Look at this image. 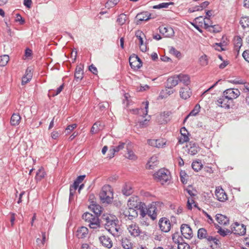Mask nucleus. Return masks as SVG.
I'll use <instances>...</instances> for the list:
<instances>
[{
    "instance_id": "f257e3e1",
    "label": "nucleus",
    "mask_w": 249,
    "mask_h": 249,
    "mask_svg": "<svg viewBox=\"0 0 249 249\" xmlns=\"http://www.w3.org/2000/svg\"><path fill=\"white\" fill-rule=\"evenodd\" d=\"M102 218L106 229L114 236H119L120 228L117 218L114 215L106 213L102 216Z\"/></svg>"
},
{
    "instance_id": "f03ea898",
    "label": "nucleus",
    "mask_w": 249,
    "mask_h": 249,
    "mask_svg": "<svg viewBox=\"0 0 249 249\" xmlns=\"http://www.w3.org/2000/svg\"><path fill=\"white\" fill-rule=\"evenodd\" d=\"M143 211L144 212V216L147 214L152 220L156 219L157 214L160 211V203L152 202L148 205L147 208L145 204H144Z\"/></svg>"
},
{
    "instance_id": "7ed1b4c3",
    "label": "nucleus",
    "mask_w": 249,
    "mask_h": 249,
    "mask_svg": "<svg viewBox=\"0 0 249 249\" xmlns=\"http://www.w3.org/2000/svg\"><path fill=\"white\" fill-rule=\"evenodd\" d=\"M113 190L109 185H104L99 194V197L103 203H110L113 199Z\"/></svg>"
},
{
    "instance_id": "20e7f679",
    "label": "nucleus",
    "mask_w": 249,
    "mask_h": 249,
    "mask_svg": "<svg viewBox=\"0 0 249 249\" xmlns=\"http://www.w3.org/2000/svg\"><path fill=\"white\" fill-rule=\"evenodd\" d=\"M155 179L160 182L162 185L170 182L171 177L169 170L165 169H161L155 173L153 175Z\"/></svg>"
},
{
    "instance_id": "39448f33",
    "label": "nucleus",
    "mask_w": 249,
    "mask_h": 249,
    "mask_svg": "<svg viewBox=\"0 0 249 249\" xmlns=\"http://www.w3.org/2000/svg\"><path fill=\"white\" fill-rule=\"evenodd\" d=\"M82 218L88 223L90 228L96 229L100 227L99 217L95 216L89 213H85L82 215Z\"/></svg>"
},
{
    "instance_id": "423d86ee",
    "label": "nucleus",
    "mask_w": 249,
    "mask_h": 249,
    "mask_svg": "<svg viewBox=\"0 0 249 249\" xmlns=\"http://www.w3.org/2000/svg\"><path fill=\"white\" fill-rule=\"evenodd\" d=\"M144 203L140 201L139 198L137 196L131 197L128 200L127 205L129 208H136L140 210V215L142 217H144V212L143 207Z\"/></svg>"
},
{
    "instance_id": "0eeeda50",
    "label": "nucleus",
    "mask_w": 249,
    "mask_h": 249,
    "mask_svg": "<svg viewBox=\"0 0 249 249\" xmlns=\"http://www.w3.org/2000/svg\"><path fill=\"white\" fill-rule=\"evenodd\" d=\"M215 103L216 105L221 107L228 109L230 108L232 102H231V100L228 99L225 94L223 93V95L217 99Z\"/></svg>"
},
{
    "instance_id": "6e6552de",
    "label": "nucleus",
    "mask_w": 249,
    "mask_h": 249,
    "mask_svg": "<svg viewBox=\"0 0 249 249\" xmlns=\"http://www.w3.org/2000/svg\"><path fill=\"white\" fill-rule=\"evenodd\" d=\"M129 64L132 69L137 70L142 66L140 58L135 54L131 55L129 58Z\"/></svg>"
},
{
    "instance_id": "1a4fd4ad",
    "label": "nucleus",
    "mask_w": 249,
    "mask_h": 249,
    "mask_svg": "<svg viewBox=\"0 0 249 249\" xmlns=\"http://www.w3.org/2000/svg\"><path fill=\"white\" fill-rule=\"evenodd\" d=\"M223 94L233 103V99L237 98L240 92L237 89H229L225 90Z\"/></svg>"
},
{
    "instance_id": "9d476101",
    "label": "nucleus",
    "mask_w": 249,
    "mask_h": 249,
    "mask_svg": "<svg viewBox=\"0 0 249 249\" xmlns=\"http://www.w3.org/2000/svg\"><path fill=\"white\" fill-rule=\"evenodd\" d=\"M127 227L129 233L131 236L134 237L138 236L141 232L139 227L135 223H131L130 224H128Z\"/></svg>"
},
{
    "instance_id": "9b49d317",
    "label": "nucleus",
    "mask_w": 249,
    "mask_h": 249,
    "mask_svg": "<svg viewBox=\"0 0 249 249\" xmlns=\"http://www.w3.org/2000/svg\"><path fill=\"white\" fill-rule=\"evenodd\" d=\"M231 230L234 234L239 235L245 234L246 231L245 226L237 222L234 223V225L232 226Z\"/></svg>"
},
{
    "instance_id": "f8f14e48",
    "label": "nucleus",
    "mask_w": 249,
    "mask_h": 249,
    "mask_svg": "<svg viewBox=\"0 0 249 249\" xmlns=\"http://www.w3.org/2000/svg\"><path fill=\"white\" fill-rule=\"evenodd\" d=\"M160 229L163 232H168L171 229V223L169 220L166 217H162L159 221Z\"/></svg>"
},
{
    "instance_id": "ddd939ff",
    "label": "nucleus",
    "mask_w": 249,
    "mask_h": 249,
    "mask_svg": "<svg viewBox=\"0 0 249 249\" xmlns=\"http://www.w3.org/2000/svg\"><path fill=\"white\" fill-rule=\"evenodd\" d=\"M182 235L186 239H191L193 237V231L189 225L182 224L180 227Z\"/></svg>"
},
{
    "instance_id": "4468645a",
    "label": "nucleus",
    "mask_w": 249,
    "mask_h": 249,
    "mask_svg": "<svg viewBox=\"0 0 249 249\" xmlns=\"http://www.w3.org/2000/svg\"><path fill=\"white\" fill-rule=\"evenodd\" d=\"M159 31L160 33L166 37H171L174 35V30L169 26H160L159 27Z\"/></svg>"
},
{
    "instance_id": "2eb2a0df",
    "label": "nucleus",
    "mask_w": 249,
    "mask_h": 249,
    "mask_svg": "<svg viewBox=\"0 0 249 249\" xmlns=\"http://www.w3.org/2000/svg\"><path fill=\"white\" fill-rule=\"evenodd\" d=\"M136 37L139 40L140 48L142 52H145L147 51L146 44H144L143 38L145 36L144 34L141 31H137L135 33Z\"/></svg>"
},
{
    "instance_id": "dca6fc26",
    "label": "nucleus",
    "mask_w": 249,
    "mask_h": 249,
    "mask_svg": "<svg viewBox=\"0 0 249 249\" xmlns=\"http://www.w3.org/2000/svg\"><path fill=\"white\" fill-rule=\"evenodd\" d=\"M142 104L144 106V109L136 108L131 110V111L133 114H138L144 117L147 115L149 103L148 101H146L142 103Z\"/></svg>"
},
{
    "instance_id": "f3484780",
    "label": "nucleus",
    "mask_w": 249,
    "mask_h": 249,
    "mask_svg": "<svg viewBox=\"0 0 249 249\" xmlns=\"http://www.w3.org/2000/svg\"><path fill=\"white\" fill-rule=\"evenodd\" d=\"M215 195L217 200L219 201L224 202L227 199V196L224 190L220 187L216 188Z\"/></svg>"
},
{
    "instance_id": "a211bd4d",
    "label": "nucleus",
    "mask_w": 249,
    "mask_h": 249,
    "mask_svg": "<svg viewBox=\"0 0 249 249\" xmlns=\"http://www.w3.org/2000/svg\"><path fill=\"white\" fill-rule=\"evenodd\" d=\"M187 151L188 154L191 155H195L196 154L199 150L198 145L193 142H190L187 145Z\"/></svg>"
},
{
    "instance_id": "6ab92c4d",
    "label": "nucleus",
    "mask_w": 249,
    "mask_h": 249,
    "mask_svg": "<svg viewBox=\"0 0 249 249\" xmlns=\"http://www.w3.org/2000/svg\"><path fill=\"white\" fill-rule=\"evenodd\" d=\"M192 94V91L190 88L188 86H185L180 89L179 95L180 97L184 100H186L190 98Z\"/></svg>"
},
{
    "instance_id": "aec40b11",
    "label": "nucleus",
    "mask_w": 249,
    "mask_h": 249,
    "mask_svg": "<svg viewBox=\"0 0 249 249\" xmlns=\"http://www.w3.org/2000/svg\"><path fill=\"white\" fill-rule=\"evenodd\" d=\"M89 230L86 227L79 228L76 231V236L79 239H83L88 237Z\"/></svg>"
},
{
    "instance_id": "412c9836",
    "label": "nucleus",
    "mask_w": 249,
    "mask_h": 249,
    "mask_svg": "<svg viewBox=\"0 0 249 249\" xmlns=\"http://www.w3.org/2000/svg\"><path fill=\"white\" fill-rule=\"evenodd\" d=\"M179 82V78L178 75L170 77L168 78L166 83V87L167 88H173L177 85Z\"/></svg>"
},
{
    "instance_id": "4be33fe9",
    "label": "nucleus",
    "mask_w": 249,
    "mask_h": 249,
    "mask_svg": "<svg viewBox=\"0 0 249 249\" xmlns=\"http://www.w3.org/2000/svg\"><path fill=\"white\" fill-rule=\"evenodd\" d=\"M100 243L105 247L110 249L112 247V242L111 239L107 236L103 235L99 238Z\"/></svg>"
},
{
    "instance_id": "5701e85b",
    "label": "nucleus",
    "mask_w": 249,
    "mask_h": 249,
    "mask_svg": "<svg viewBox=\"0 0 249 249\" xmlns=\"http://www.w3.org/2000/svg\"><path fill=\"white\" fill-rule=\"evenodd\" d=\"M181 136L179 138L178 142L180 143H183L185 142H187L189 141V137L188 135L189 133L186 129L183 127L180 129V130Z\"/></svg>"
},
{
    "instance_id": "b1692460",
    "label": "nucleus",
    "mask_w": 249,
    "mask_h": 249,
    "mask_svg": "<svg viewBox=\"0 0 249 249\" xmlns=\"http://www.w3.org/2000/svg\"><path fill=\"white\" fill-rule=\"evenodd\" d=\"M204 26L206 29L210 28L209 30L214 33H217L220 31V28L218 25H209L206 20H209V18H203Z\"/></svg>"
},
{
    "instance_id": "393cba45",
    "label": "nucleus",
    "mask_w": 249,
    "mask_h": 249,
    "mask_svg": "<svg viewBox=\"0 0 249 249\" xmlns=\"http://www.w3.org/2000/svg\"><path fill=\"white\" fill-rule=\"evenodd\" d=\"M178 236V233H176L173 235V240L175 242H177L178 243V249H190V246L185 242H180L178 239L177 241L176 240V238Z\"/></svg>"
},
{
    "instance_id": "a878e982",
    "label": "nucleus",
    "mask_w": 249,
    "mask_h": 249,
    "mask_svg": "<svg viewBox=\"0 0 249 249\" xmlns=\"http://www.w3.org/2000/svg\"><path fill=\"white\" fill-rule=\"evenodd\" d=\"M216 221L221 225H226L229 223V218L221 214L218 213L215 215Z\"/></svg>"
},
{
    "instance_id": "bb28decb",
    "label": "nucleus",
    "mask_w": 249,
    "mask_h": 249,
    "mask_svg": "<svg viewBox=\"0 0 249 249\" xmlns=\"http://www.w3.org/2000/svg\"><path fill=\"white\" fill-rule=\"evenodd\" d=\"M158 163V157L156 156H152L146 164V168L149 169H152Z\"/></svg>"
},
{
    "instance_id": "cd10ccee",
    "label": "nucleus",
    "mask_w": 249,
    "mask_h": 249,
    "mask_svg": "<svg viewBox=\"0 0 249 249\" xmlns=\"http://www.w3.org/2000/svg\"><path fill=\"white\" fill-rule=\"evenodd\" d=\"M121 245L124 249H132L133 247V243L127 238H123L122 239Z\"/></svg>"
},
{
    "instance_id": "c85d7f7f",
    "label": "nucleus",
    "mask_w": 249,
    "mask_h": 249,
    "mask_svg": "<svg viewBox=\"0 0 249 249\" xmlns=\"http://www.w3.org/2000/svg\"><path fill=\"white\" fill-rule=\"evenodd\" d=\"M122 192L123 195L126 196H129L133 193V189L130 184H125L124 186Z\"/></svg>"
},
{
    "instance_id": "c756f323",
    "label": "nucleus",
    "mask_w": 249,
    "mask_h": 249,
    "mask_svg": "<svg viewBox=\"0 0 249 249\" xmlns=\"http://www.w3.org/2000/svg\"><path fill=\"white\" fill-rule=\"evenodd\" d=\"M179 78V81L185 85V86H188L190 83V77L188 75L179 74L178 75Z\"/></svg>"
},
{
    "instance_id": "7c9ffc66",
    "label": "nucleus",
    "mask_w": 249,
    "mask_h": 249,
    "mask_svg": "<svg viewBox=\"0 0 249 249\" xmlns=\"http://www.w3.org/2000/svg\"><path fill=\"white\" fill-rule=\"evenodd\" d=\"M175 91V90L173 88H167L165 87V89L161 91L160 93V97L161 98H166L168 96L173 94Z\"/></svg>"
},
{
    "instance_id": "2f4dec72",
    "label": "nucleus",
    "mask_w": 249,
    "mask_h": 249,
    "mask_svg": "<svg viewBox=\"0 0 249 249\" xmlns=\"http://www.w3.org/2000/svg\"><path fill=\"white\" fill-rule=\"evenodd\" d=\"M150 15L147 12H142L136 16V18L139 21H147L150 18Z\"/></svg>"
},
{
    "instance_id": "473e14b6",
    "label": "nucleus",
    "mask_w": 249,
    "mask_h": 249,
    "mask_svg": "<svg viewBox=\"0 0 249 249\" xmlns=\"http://www.w3.org/2000/svg\"><path fill=\"white\" fill-rule=\"evenodd\" d=\"M104 126V125L102 124L101 122H97L93 124L91 129V132L92 133H96L98 131L103 129Z\"/></svg>"
},
{
    "instance_id": "72a5a7b5",
    "label": "nucleus",
    "mask_w": 249,
    "mask_h": 249,
    "mask_svg": "<svg viewBox=\"0 0 249 249\" xmlns=\"http://www.w3.org/2000/svg\"><path fill=\"white\" fill-rule=\"evenodd\" d=\"M127 21H128V22H129L128 18L126 15L121 14L118 16L117 22L120 25L122 26Z\"/></svg>"
},
{
    "instance_id": "f704fd0d",
    "label": "nucleus",
    "mask_w": 249,
    "mask_h": 249,
    "mask_svg": "<svg viewBox=\"0 0 249 249\" xmlns=\"http://www.w3.org/2000/svg\"><path fill=\"white\" fill-rule=\"evenodd\" d=\"M83 71L81 67H77L75 70L74 77L77 81L81 80L83 77Z\"/></svg>"
},
{
    "instance_id": "c9c22d12",
    "label": "nucleus",
    "mask_w": 249,
    "mask_h": 249,
    "mask_svg": "<svg viewBox=\"0 0 249 249\" xmlns=\"http://www.w3.org/2000/svg\"><path fill=\"white\" fill-rule=\"evenodd\" d=\"M90 208L92 210L94 213L95 216L99 217L101 213L102 208L99 205L92 204L90 206Z\"/></svg>"
},
{
    "instance_id": "e433bc0d",
    "label": "nucleus",
    "mask_w": 249,
    "mask_h": 249,
    "mask_svg": "<svg viewBox=\"0 0 249 249\" xmlns=\"http://www.w3.org/2000/svg\"><path fill=\"white\" fill-rule=\"evenodd\" d=\"M21 117L18 114L14 113L11 118V124L12 125H17L19 124Z\"/></svg>"
},
{
    "instance_id": "4c0bfd02",
    "label": "nucleus",
    "mask_w": 249,
    "mask_h": 249,
    "mask_svg": "<svg viewBox=\"0 0 249 249\" xmlns=\"http://www.w3.org/2000/svg\"><path fill=\"white\" fill-rule=\"evenodd\" d=\"M46 175L45 172L43 168L41 167L39 169L36 174V181H40L45 177Z\"/></svg>"
},
{
    "instance_id": "58836bf2",
    "label": "nucleus",
    "mask_w": 249,
    "mask_h": 249,
    "mask_svg": "<svg viewBox=\"0 0 249 249\" xmlns=\"http://www.w3.org/2000/svg\"><path fill=\"white\" fill-rule=\"evenodd\" d=\"M207 235V231L204 228H200L197 231V237L199 239H205Z\"/></svg>"
},
{
    "instance_id": "ea45409f",
    "label": "nucleus",
    "mask_w": 249,
    "mask_h": 249,
    "mask_svg": "<svg viewBox=\"0 0 249 249\" xmlns=\"http://www.w3.org/2000/svg\"><path fill=\"white\" fill-rule=\"evenodd\" d=\"M240 23L243 29L249 28V17H243L241 18Z\"/></svg>"
},
{
    "instance_id": "a19ab883",
    "label": "nucleus",
    "mask_w": 249,
    "mask_h": 249,
    "mask_svg": "<svg viewBox=\"0 0 249 249\" xmlns=\"http://www.w3.org/2000/svg\"><path fill=\"white\" fill-rule=\"evenodd\" d=\"M9 60V57L8 55L4 54L0 56V66H5Z\"/></svg>"
},
{
    "instance_id": "79ce46f5",
    "label": "nucleus",
    "mask_w": 249,
    "mask_h": 249,
    "mask_svg": "<svg viewBox=\"0 0 249 249\" xmlns=\"http://www.w3.org/2000/svg\"><path fill=\"white\" fill-rule=\"evenodd\" d=\"M125 143L124 142H120L118 146H112L110 147L112 153H115L118 152L121 150L123 149L124 147Z\"/></svg>"
},
{
    "instance_id": "37998d69",
    "label": "nucleus",
    "mask_w": 249,
    "mask_h": 249,
    "mask_svg": "<svg viewBox=\"0 0 249 249\" xmlns=\"http://www.w3.org/2000/svg\"><path fill=\"white\" fill-rule=\"evenodd\" d=\"M85 177V175H81L78 176L71 185L77 188L79 186V184L81 182H82V181L84 179Z\"/></svg>"
},
{
    "instance_id": "c03bdc74",
    "label": "nucleus",
    "mask_w": 249,
    "mask_h": 249,
    "mask_svg": "<svg viewBox=\"0 0 249 249\" xmlns=\"http://www.w3.org/2000/svg\"><path fill=\"white\" fill-rule=\"evenodd\" d=\"M216 228L217 229H218V233H219L220 235H221L222 236H225L226 235H228L229 233H231V231L229 230H224L221 228L220 226L218 225L216 226Z\"/></svg>"
},
{
    "instance_id": "a18cd8bd",
    "label": "nucleus",
    "mask_w": 249,
    "mask_h": 249,
    "mask_svg": "<svg viewBox=\"0 0 249 249\" xmlns=\"http://www.w3.org/2000/svg\"><path fill=\"white\" fill-rule=\"evenodd\" d=\"M173 3L172 2H163L158 5H155L153 7L154 9H161V8H167L170 5H173Z\"/></svg>"
},
{
    "instance_id": "49530a36",
    "label": "nucleus",
    "mask_w": 249,
    "mask_h": 249,
    "mask_svg": "<svg viewBox=\"0 0 249 249\" xmlns=\"http://www.w3.org/2000/svg\"><path fill=\"white\" fill-rule=\"evenodd\" d=\"M192 167L195 171L198 172L202 168V164L200 162L194 161L192 164Z\"/></svg>"
},
{
    "instance_id": "de8ad7c7",
    "label": "nucleus",
    "mask_w": 249,
    "mask_h": 249,
    "mask_svg": "<svg viewBox=\"0 0 249 249\" xmlns=\"http://www.w3.org/2000/svg\"><path fill=\"white\" fill-rule=\"evenodd\" d=\"M199 62L200 65L202 66H205L208 64V59L207 56L205 54H204L200 56L199 58Z\"/></svg>"
},
{
    "instance_id": "09e8293b",
    "label": "nucleus",
    "mask_w": 249,
    "mask_h": 249,
    "mask_svg": "<svg viewBox=\"0 0 249 249\" xmlns=\"http://www.w3.org/2000/svg\"><path fill=\"white\" fill-rule=\"evenodd\" d=\"M77 188L72 186V185H70V197L69 201H71L73 200L74 195L75 193V191Z\"/></svg>"
},
{
    "instance_id": "8fccbe9b",
    "label": "nucleus",
    "mask_w": 249,
    "mask_h": 249,
    "mask_svg": "<svg viewBox=\"0 0 249 249\" xmlns=\"http://www.w3.org/2000/svg\"><path fill=\"white\" fill-rule=\"evenodd\" d=\"M120 0H108L106 3V7H112L116 5Z\"/></svg>"
},
{
    "instance_id": "3c124183",
    "label": "nucleus",
    "mask_w": 249,
    "mask_h": 249,
    "mask_svg": "<svg viewBox=\"0 0 249 249\" xmlns=\"http://www.w3.org/2000/svg\"><path fill=\"white\" fill-rule=\"evenodd\" d=\"M128 159L131 160H135L137 159V156L131 150L127 149V156Z\"/></svg>"
},
{
    "instance_id": "603ef678",
    "label": "nucleus",
    "mask_w": 249,
    "mask_h": 249,
    "mask_svg": "<svg viewBox=\"0 0 249 249\" xmlns=\"http://www.w3.org/2000/svg\"><path fill=\"white\" fill-rule=\"evenodd\" d=\"M200 108V106L199 105H196L195 106V108L193 110H192L191 112L190 113L189 115H192V116L196 115L199 112Z\"/></svg>"
},
{
    "instance_id": "864d4df0",
    "label": "nucleus",
    "mask_w": 249,
    "mask_h": 249,
    "mask_svg": "<svg viewBox=\"0 0 249 249\" xmlns=\"http://www.w3.org/2000/svg\"><path fill=\"white\" fill-rule=\"evenodd\" d=\"M169 52L170 53L173 54L176 56L177 57H178L180 56L181 54L179 52L177 51L175 48L172 47L169 49Z\"/></svg>"
},
{
    "instance_id": "5fc2aeb1",
    "label": "nucleus",
    "mask_w": 249,
    "mask_h": 249,
    "mask_svg": "<svg viewBox=\"0 0 249 249\" xmlns=\"http://www.w3.org/2000/svg\"><path fill=\"white\" fill-rule=\"evenodd\" d=\"M135 209V208H129L128 211H127L131 215V218H134L137 216V212Z\"/></svg>"
},
{
    "instance_id": "6e6d98bb",
    "label": "nucleus",
    "mask_w": 249,
    "mask_h": 249,
    "mask_svg": "<svg viewBox=\"0 0 249 249\" xmlns=\"http://www.w3.org/2000/svg\"><path fill=\"white\" fill-rule=\"evenodd\" d=\"M77 127V124H73L71 125H68L66 128V132H67V134L70 133L71 131H72L74 128Z\"/></svg>"
},
{
    "instance_id": "4d7b16f0",
    "label": "nucleus",
    "mask_w": 249,
    "mask_h": 249,
    "mask_svg": "<svg viewBox=\"0 0 249 249\" xmlns=\"http://www.w3.org/2000/svg\"><path fill=\"white\" fill-rule=\"evenodd\" d=\"M166 144V142L165 140L163 139H158L157 140V143L156 145V147L157 148H161L163 147Z\"/></svg>"
},
{
    "instance_id": "13d9d810",
    "label": "nucleus",
    "mask_w": 249,
    "mask_h": 249,
    "mask_svg": "<svg viewBox=\"0 0 249 249\" xmlns=\"http://www.w3.org/2000/svg\"><path fill=\"white\" fill-rule=\"evenodd\" d=\"M191 187H188L185 191L188 193V194L191 196H194L196 195V191L194 189H191Z\"/></svg>"
},
{
    "instance_id": "bf43d9fd",
    "label": "nucleus",
    "mask_w": 249,
    "mask_h": 249,
    "mask_svg": "<svg viewBox=\"0 0 249 249\" xmlns=\"http://www.w3.org/2000/svg\"><path fill=\"white\" fill-rule=\"evenodd\" d=\"M242 44V39L239 36H237L235 38V45L237 47H240Z\"/></svg>"
},
{
    "instance_id": "052dcab7",
    "label": "nucleus",
    "mask_w": 249,
    "mask_h": 249,
    "mask_svg": "<svg viewBox=\"0 0 249 249\" xmlns=\"http://www.w3.org/2000/svg\"><path fill=\"white\" fill-rule=\"evenodd\" d=\"M16 21L19 22L20 24H23L25 23V20L23 19L21 15L19 14H16Z\"/></svg>"
},
{
    "instance_id": "680f3d73",
    "label": "nucleus",
    "mask_w": 249,
    "mask_h": 249,
    "mask_svg": "<svg viewBox=\"0 0 249 249\" xmlns=\"http://www.w3.org/2000/svg\"><path fill=\"white\" fill-rule=\"evenodd\" d=\"M225 46L221 43H220L219 44L216 43L215 45V50L218 51H221L225 50Z\"/></svg>"
},
{
    "instance_id": "e2e57ef3",
    "label": "nucleus",
    "mask_w": 249,
    "mask_h": 249,
    "mask_svg": "<svg viewBox=\"0 0 249 249\" xmlns=\"http://www.w3.org/2000/svg\"><path fill=\"white\" fill-rule=\"evenodd\" d=\"M24 76L27 77L28 79L31 80L32 77V73L31 72V69H30L29 68H28L25 71V73Z\"/></svg>"
},
{
    "instance_id": "0e129e2a",
    "label": "nucleus",
    "mask_w": 249,
    "mask_h": 249,
    "mask_svg": "<svg viewBox=\"0 0 249 249\" xmlns=\"http://www.w3.org/2000/svg\"><path fill=\"white\" fill-rule=\"evenodd\" d=\"M242 56L245 60L249 63V50L245 51L242 54Z\"/></svg>"
},
{
    "instance_id": "69168bd1",
    "label": "nucleus",
    "mask_w": 249,
    "mask_h": 249,
    "mask_svg": "<svg viewBox=\"0 0 249 249\" xmlns=\"http://www.w3.org/2000/svg\"><path fill=\"white\" fill-rule=\"evenodd\" d=\"M64 89V85H62L59 87H58L55 91H54V93H53V96H56L59 94Z\"/></svg>"
},
{
    "instance_id": "338daca9",
    "label": "nucleus",
    "mask_w": 249,
    "mask_h": 249,
    "mask_svg": "<svg viewBox=\"0 0 249 249\" xmlns=\"http://www.w3.org/2000/svg\"><path fill=\"white\" fill-rule=\"evenodd\" d=\"M147 143H148V144L149 145L156 147V145H157V140L149 139V140H147Z\"/></svg>"
},
{
    "instance_id": "774afa93",
    "label": "nucleus",
    "mask_w": 249,
    "mask_h": 249,
    "mask_svg": "<svg viewBox=\"0 0 249 249\" xmlns=\"http://www.w3.org/2000/svg\"><path fill=\"white\" fill-rule=\"evenodd\" d=\"M89 70L94 74H97L98 72L97 68L93 64L89 66Z\"/></svg>"
}]
</instances>
